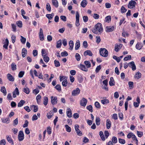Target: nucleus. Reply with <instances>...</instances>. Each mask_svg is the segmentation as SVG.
<instances>
[{"instance_id": "f257e3e1", "label": "nucleus", "mask_w": 145, "mask_h": 145, "mask_svg": "<svg viewBox=\"0 0 145 145\" xmlns=\"http://www.w3.org/2000/svg\"><path fill=\"white\" fill-rule=\"evenodd\" d=\"M99 52L100 55L103 57H106L108 55V51L105 48H101L99 50Z\"/></svg>"}, {"instance_id": "f03ea898", "label": "nucleus", "mask_w": 145, "mask_h": 145, "mask_svg": "<svg viewBox=\"0 0 145 145\" xmlns=\"http://www.w3.org/2000/svg\"><path fill=\"white\" fill-rule=\"evenodd\" d=\"M137 4L135 1H134L131 0L129 3L128 7L130 8H133L135 7V5Z\"/></svg>"}, {"instance_id": "7ed1b4c3", "label": "nucleus", "mask_w": 145, "mask_h": 145, "mask_svg": "<svg viewBox=\"0 0 145 145\" xmlns=\"http://www.w3.org/2000/svg\"><path fill=\"white\" fill-rule=\"evenodd\" d=\"M79 126L77 124H76L74 125V128L75 131L77 135L79 136H81L82 135V133L80 131L79 129Z\"/></svg>"}, {"instance_id": "20e7f679", "label": "nucleus", "mask_w": 145, "mask_h": 145, "mask_svg": "<svg viewBox=\"0 0 145 145\" xmlns=\"http://www.w3.org/2000/svg\"><path fill=\"white\" fill-rule=\"evenodd\" d=\"M18 138L19 141H21L23 140L24 138V135L22 131H20L18 136Z\"/></svg>"}, {"instance_id": "39448f33", "label": "nucleus", "mask_w": 145, "mask_h": 145, "mask_svg": "<svg viewBox=\"0 0 145 145\" xmlns=\"http://www.w3.org/2000/svg\"><path fill=\"white\" fill-rule=\"evenodd\" d=\"M96 29L99 32H102L103 31V29L102 27L101 24L100 23H98L95 26Z\"/></svg>"}, {"instance_id": "423d86ee", "label": "nucleus", "mask_w": 145, "mask_h": 145, "mask_svg": "<svg viewBox=\"0 0 145 145\" xmlns=\"http://www.w3.org/2000/svg\"><path fill=\"white\" fill-rule=\"evenodd\" d=\"M51 103L53 105H55L57 103V98L56 97H54L53 96L51 97Z\"/></svg>"}, {"instance_id": "0eeeda50", "label": "nucleus", "mask_w": 145, "mask_h": 145, "mask_svg": "<svg viewBox=\"0 0 145 145\" xmlns=\"http://www.w3.org/2000/svg\"><path fill=\"white\" fill-rule=\"evenodd\" d=\"M129 67L131 68L133 71H135L136 69L135 64L134 61H132L128 63Z\"/></svg>"}, {"instance_id": "6e6552de", "label": "nucleus", "mask_w": 145, "mask_h": 145, "mask_svg": "<svg viewBox=\"0 0 145 145\" xmlns=\"http://www.w3.org/2000/svg\"><path fill=\"white\" fill-rule=\"evenodd\" d=\"M80 92V90L78 88H77L75 90H74L72 92L73 96H76L78 95Z\"/></svg>"}, {"instance_id": "1a4fd4ad", "label": "nucleus", "mask_w": 145, "mask_h": 145, "mask_svg": "<svg viewBox=\"0 0 145 145\" xmlns=\"http://www.w3.org/2000/svg\"><path fill=\"white\" fill-rule=\"evenodd\" d=\"M19 94V92L17 88H16L13 92V97L14 98L16 97V95H18Z\"/></svg>"}, {"instance_id": "9d476101", "label": "nucleus", "mask_w": 145, "mask_h": 145, "mask_svg": "<svg viewBox=\"0 0 145 145\" xmlns=\"http://www.w3.org/2000/svg\"><path fill=\"white\" fill-rule=\"evenodd\" d=\"M87 100L84 98H83L80 101V105L83 106H85L87 104Z\"/></svg>"}, {"instance_id": "9b49d317", "label": "nucleus", "mask_w": 145, "mask_h": 145, "mask_svg": "<svg viewBox=\"0 0 145 145\" xmlns=\"http://www.w3.org/2000/svg\"><path fill=\"white\" fill-rule=\"evenodd\" d=\"M106 31L107 32H110L113 31L114 29L113 26H107L106 27Z\"/></svg>"}, {"instance_id": "f8f14e48", "label": "nucleus", "mask_w": 145, "mask_h": 145, "mask_svg": "<svg viewBox=\"0 0 145 145\" xmlns=\"http://www.w3.org/2000/svg\"><path fill=\"white\" fill-rule=\"evenodd\" d=\"M79 67L81 70L85 72H87L88 70V68L84 65L80 64Z\"/></svg>"}, {"instance_id": "ddd939ff", "label": "nucleus", "mask_w": 145, "mask_h": 145, "mask_svg": "<svg viewBox=\"0 0 145 145\" xmlns=\"http://www.w3.org/2000/svg\"><path fill=\"white\" fill-rule=\"evenodd\" d=\"M7 78L8 80L11 82H13L14 80V78L10 74H7Z\"/></svg>"}, {"instance_id": "4468645a", "label": "nucleus", "mask_w": 145, "mask_h": 145, "mask_svg": "<svg viewBox=\"0 0 145 145\" xmlns=\"http://www.w3.org/2000/svg\"><path fill=\"white\" fill-rule=\"evenodd\" d=\"M67 116L69 118H71L72 116L71 111L70 108H69L67 109Z\"/></svg>"}, {"instance_id": "2eb2a0df", "label": "nucleus", "mask_w": 145, "mask_h": 145, "mask_svg": "<svg viewBox=\"0 0 145 145\" xmlns=\"http://www.w3.org/2000/svg\"><path fill=\"white\" fill-rule=\"evenodd\" d=\"M93 54L91 50H87L84 52V55L85 56L89 55L90 56H91Z\"/></svg>"}, {"instance_id": "dca6fc26", "label": "nucleus", "mask_w": 145, "mask_h": 145, "mask_svg": "<svg viewBox=\"0 0 145 145\" xmlns=\"http://www.w3.org/2000/svg\"><path fill=\"white\" fill-rule=\"evenodd\" d=\"M111 122L109 119L106 120V127L107 129H109L111 127Z\"/></svg>"}, {"instance_id": "f3484780", "label": "nucleus", "mask_w": 145, "mask_h": 145, "mask_svg": "<svg viewBox=\"0 0 145 145\" xmlns=\"http://www.w3.org/2000/svg\"><path fill=\"white\" fill-rule=\"evenodd\" d=\"M9 44V41L8 39H6L5 40V42L4 43V44L3 46V47L6 49H8V46Z\"/></svg>"}, {"instance_id": "a211bd4d", "label": "nucleus", "mask_w": 145, "mask_h": 145, "mask_svg": "<svg viewBox=\"0 0 145 145\" xmlns=\"http://www.w3.org/2000/svg\"><path fill=\"white\" fill-rule=\"evenodd\" d=\"M143 45L141 43H138L136 45V48L137 49L140 50L143 47Z\"/></svg>"}, {"instance_id": "6ab92c4d", "label": "nucleus", "mask_w": 145, "mask_h": 145, "mask_svg": "<svg viewBox=\"0 0 145 145\" xmlns=\"http://www.w3.org/2000/svg\"><path fill=\"white\" fill-rule=\"evenodd\" d=\"M84 63L87 68L90 67L91 66V63L89 61H84Z\"/></svg>"}, {"instance_id": "aec40b11", "label": "nucleus", "mask_w": 145, "mask_h": 145, "mask_svg": "<svg viewBox=\"0 0 145 145\" xmlns=\"http://www.w3.org/2000/svg\"><path fill=\"white\" fill-rule=\"evenodd\" d=\"M27 51V50L24 48L22 49V55L23 57H24L26 55Z\"/></svg>"}, {"instance_id": "412c9836", "label": "nucleus", "mask_w": 145, "mask_h": 145, "mask_svg": "<svg viewBox=\"0 0 145 145\" xmlns=\"http://www.w3.org/2000/svg\"><path fill=\"white\" fill-rule=\"evenodd\" d=\"M25 103V101L22 100L20 101L18 103V107H20L22 106Z\"/></svg>"}, {"instance_id": "4be33fe9", "label": "nucleus", "mask_w": 145, "mask_h": 145, "mask_svg": "<svg viewBox=\"0 0 145 145\" xmlns=\"http://www.w3.org/2000/svg\"><path fill=\"white\" fill-rule=\"evenodd\" d=\"M80 46V42L79 40H77L76 43L75 49L76 50H78Z\"/></svg>"}, {"instance_id": "5701e85b", "label": "nucleus", "mask_w": 145, "mask_h": 145, "mask_svg": "<svg viewBox=\"0 0 145 145\" xmlns=\"http://www.w3.org/2000/svg\"><path fill=\"white\" fill-rule=\"evenodd\" d=\"M87 3V2L86 0H83L81 2V5L83 7H85Z\"/></svg>"}, {"instance_id": "b1692460", "label": "nucleus", "mask_w": 145, "mask_h": 145, "mask_svg": "<svg viewBox=\"0 0 145 145\" xmlns=\"http://www.w3.org/2000/svg\"><path fill=\"white\" fill-rule=\"evenodd\" d=\"M52 3L56 8L58 7V3L57 0H52Z\"/></svg>"}, {"instance_id": "393cba45", "label": "nucleus", "mask_w": 145, "mask_h": 145, "mask_svg": "<svg viewBox=\"0 0 145 145\" xmlns=\"http://www.w3.org/2000/svg\"><path fill=\"white\" fill-rule=\"evenodd\" d=\"M48 98L46 96H44V97L43 104L46 106L48 104Z\"/></svg>"}, {"instance_id": "a878e982", "label": "nucleus", "mask_w": 145, "mask_h": 145, "mask_svg": "<svg viewBox=\"0 0 145 145\" xmlns=\"http://www.w3.org/2000/svg\"><path fill=\"white\" fill-rule=\"evenodd\" d=\"M1 92L3 93L4 95H6L7 94V91L6 89V88L4 86H3L1 87Z\"/></svg>"}, {"instance_id": "bb28decb", "label": "nucleus", "mask_w": 145, "mask_h": 145, "mask_svg": "<svg viewBox=\"0 0 145 145\" xmlns=\"http://www.w3.org/2000/svg\"><path fill=\"white\" fill-rule=\"evenodd\" d=\"M69 45L70 46V49L71 50H72L73 49V46H74V43L73 41L72 40H71L69 42Z\"/></svg>"}, {"instance_id": "cd10ccee", "label": "nucleus", "mask_w": 145, "mask_h": 145, "mask_svg": "<svg viewBox=\"0 0 145 145\" xmlns=\"http://www.w3.org/2000/svg\"><path fill=\"white\" fill-rule=\"evenodd\" d=\"M61 45V39L59 40L57 42L56 47L57 48H60Z\"/></svg>"}, {"instance_id": "c85d7f7f", "label": "nucleus", "mask_w": 145, "mask_h": 145, "mask_svg": "<svg viewBox=\"0 0 145 145\" xmlns=\"http://www.w3.org/2000/svg\"><path fill=\"white\" fill-rule=\"evenodd\" d=\"M52 111H50L49 113H48L47 114V118L48 119H50L54 115Z\"/></svg>"}, {"instance_id": "c756f323", "label": "nucleus", "mask_w": 145, "mask_h": 145, "mask_svg": "<svg viewBox=\"0 0 145 145\" xmlns=\"http://www.w3.org/2000/svg\"><path fill=\"white\" fill-rule=\"evenodd\" d=\"M141 74L139 72H137L135 75V77L138 79L141 77Z\"/></svg>"}, {"instance_id": "7c9ffc66", "label": "nucleus", "mask_w": 145, "mask_h": 145, "mask_svg": "<svg viewBox=\"0 0 145 145\" xmlns=\"http://www.w3.org/2000/svg\"><path fill=\"white\" fill-rule=\"evenodd\" d=\"M54 63L56 67H59L60 66V63L58 61L56 60H55L54 61Z\"/></svg>"}, {"instance_id": "2f4dec72", "label": "nucleus", "mask_w": 145, "mask_h": 145, "mask_svg": "<svg viewBox=\"0 0 145 145\" xmlns=\"http://www.w3.org/2000/svg\"><path fill=\"white\" fill-rule=\"evenodd\" d=\"M99 135L102 140H105V138L102 131H100L99 132Z\"/></svg>"}, {"instance_id": "473e14b6", "label": "nucleus", "mask_w": 145, "mask_h": 145, "mask_svg": "<svg viewBox=\"0 0 145 145\" xmlns=\"http://www.w3.org/2000/svg\"><path fill=\"white\" fill-rule=\"evenodd\" d=\"M100 119L99 117H96L95 119V122L97 125H99L100 124Z\"/></svg>"}, {"instance_id": "72a5a7b5", "label": "nucleus", "mask_w": 145, "mask_h": 145, "mask_svg": "<svg viewBox=\"0 0 145 145\" xmlns=\"http://www.w3.org/2000/svg\"><path fill=\"white\" fill-rule=\"evenodd\" d=\"M12 69L13 71H15L16 69V65L14 63H12L11 65Z\"/></svg>"}, {"instance_id": "f704fd0d", "label": "nucleus", "mask_w": 145, "mask_h": 145, "mask_svg": "<svg viewBox=\"0 0 145 145\" xmlns=\"http://www.w3.org/2000/svg\"><path fill=\"white\" fill-rule=\"evenodd\" d=\"M7 141L9 143H12V144H14L13 142L11 137H10L8 136H7Z\"/></svg>"}, {"instance_id": "c9c22d12", "label": "nucleus", "mask_w": 145, "mask_h": 145, "mask_svg": "<svg viewBox=\"0 0 145 145\" xmlns=\"http://www.w3.org/2000/svg\"><path fill=\"white\" fill-rule=\"evenodd\" d=\"M101 103L103 104H106L109 103V101L108 99H105L102 100L101 101Z\"/></svg>"}, {"instance_id": "e433bc0d", "label": "nucleus", "mask_w": 145, "mask_h": 145, "mask_svg": "<svg viewBox=\"0 0 145 145\" xmlns=\"http://www.w3.org/2000/svg\"><path fill=\"white\" fill-rule=\"evenodd\" d=\"M23 91L27 94H29L30 92L29 89L27 88H24Z\"/></svg>"}, {"instance_id": "4c0bfd02", "label": "nucleus", "mask_w": 145, "mask_h": 145, "mask_svg": "<svg viewBox=\"0 0 145 145\" xmlns=\"http://www.w3.org/2000/svg\"><path fill=\"white\" fill-rule=\"evenodd\" d=\"M17 26L19 27H22V22L21 21H19L16 22Z\"/></svg>"}, {"instance_id": "58836bf2", "label": "nucleus", "mask_w": 145, "mask_h": 145, "mask_svg": "<svg viewBox=\"0 0 145 145\" xmlns=\"http://www.w3.org/2000/svg\"><path fill=\"white\" fill-rule=\"evenodd\" d=\"M21 38L20 39L21 42L22 44H25L26 42V39L22 36H21Z\"/></svg>"}, {"instance_id": "ea45409f", "label": "nucleus", "mask_w": 145, "mask_h": 145, "mask_svg": "<svg viewBox=\"0 0 145 145\" xmlns=\"http://www.w3.org/2000/svg\"><path fill=\"white\" fill-rule=\"evenodd\" d=\"M112 142L113 143H116L117 142V139L115 137H113L112 139Z\"/></svg>"}, {"instance_id": "a19ab883", "label": "nucleus", "mask_w": 145, "mask_h": 145, "mask_svg": "<svg viewBox=\"0 0 145 145\" xmlns=\"http://www.w3.org/2000/svg\"><path fill=\"white\" fill-rule=\"evenodd\" d=\"M65 127L66 128V131L67 132H71V129L70 127H69L67 125H65Z\"/></svg>"}, {"instance_id": "79ce46f5", "label": "nucleus", "mask_w": 145, "mask_h": 145, "mask_svg": "<svg viewBox=\"0 0 145 145\" xmlns=\"http://www.w3.org/2000/svg\"><path fill=\"white\" fill-rule=\"evenodd\" d=\"M128 84L130 89H132L133 88V82H129L128 83Z\"/></svg>"}, {"instance_id": "37998d69", "label": "nucleus", "mask_w": 145, "mask_h": 145, "mask_svg": "<svg viewBox=\"0 0 145 145\" xmlns=\"http://www.w3.org/2000/svg\"><path fill=\"white\" fill-rule=\"evenodd\" d=\"M43 57V59L44 61L46 62H48L49 60V57L46 56H44Z\"/></svg>"}, {"instance_id": "c03bdc74", "label": "nucleus", "mask_w": 145, "mask_h": 145, "mask_svg": "<svg viewBox=\"0 0 145 145\" xmlns=\"http://www.w3.org/2000/svg\"><path fill=\"white\" fill-rule=\"evenodd\" d=\"M62 84L63 86L66 87L67 85V79H65L62 82Z\"/></svg>"}, {"instance_id": "a18cd8bd", "label": "nucleus", "mask_w": 145, "mask_h": 145, "mask_svg": "<svg viewBox=\"0 0 145 145\" xmlns=\"http://www.w3.org/2000/svg\"><path fill=\"white\" fill-rule=\"evenodd\" d=\"M86 108L90 112H93V108L91 105H89Z\"/></svg>"}, {"instance_id": "49530a36", "label": "nucleus", "mask_w": 145, "mask_h": 145, "mask_svg": "<svg viewBox=\"0 0 145 145\" xmlns=\"http://www.w3.org/2000/svg\"><path fill=\"white\" fill-rule=\"evenodd\" d=\"M46 8L47 10L50 12L51 10L50 5L49 3H47L46 5Z\"/></svg>"}, {"instance_id": "de8ad7c7", "label": "nucleus", "mask_w": 145, "mask_h": 145, "mask_svg": "<svg viewBox=\"0 0 145 145\" xmlns=\"http://www.w3.org/2000/svg\"><path fill=\"white\" fill-rule=\"evenodd\" d=\"M41 98V97L39 94L36 97V99L37 100L38 103H39L40 102V99Z\"/></svg>"}, {"instance_id": "09e8293b", "label": "nucleus", "mask_w": 145, "mask_h": 145, "mask_svg": "<svg viewBox=\"0 0 145 145\" xmlns=\"http://www.w3.org/2000/svg\"><path fill=\"white\" fill-rule=\"evenodd\" d=\"M113 58L114 59L116 60L118 62H119L120 61V59L119 57H117L115 56H113Z\"/></svg>"}, {"instance_id": "8fccbe9b", "label": "nucleus", "mask_w": 145, "mask_h": 145, "mask_svg": "<svg viewBox=\"0 0 145 145\" xmlns=\"http://www.w3.org/2000/svg\"><path fill=\"white\" fill-rule=\"evenodd\" d=\"M55 88L58 91H61V86L59 84H57L55 87Z\"/></svg>"}, {"instance_id": "3c124183", "label": "nucleus", "mask_w": 145, "mask_h": 145, "mask_svg": "<svg viewBox=\"0 0 145 145\" xmlns=\"http://www.w3.org/2000/svg\"><path fill=\"white\" fill-rule=\"evenodd\" d=\"M105 20L106 22H109L111 20V16H107L105 18Z\"/></svg>"}, {"instance_id": "603ef678", "label": "nucleus", "mask_w": 145, "mask_h": 145, "mask_svg": "<svg viewBox=\"0 0 145 145\" xmlns=\"http://www.w3.org/2000/svg\"><path fill=\"white\" fill-rule=\"evenodd\" d=\"M61 56L62 57L66 56L68 55V54L66 51L62 52L61 53Z\"/></svg>"}, {"instance_id": "864d4df0", "label": "nucleus", "mask_w": 145, "mask_h": 145, "mask_svg": "<svg viewBox=\"0 0 145 145\" xmlns=\"http://www.w3.org/2000/svg\"><path fill=\"white\" fill-rule=\"evenodd\" d=\"M118 140L119 142L121 144H124L125 142V140L124 139L119 138Z\"/></svg>"}, {"instance_id": "5fc2aeb1", "label": "nucleus", "mask_w": 145, "mask_h": 145, "mask_svg": "<svg viewBox=\"0 0 145 145\" xmlns=\"http://www.w3.org/2000/svg\"><path fill=\"white\" fill-rule=\"evenodd\" d=\"M131 55H128L127 56L125 57L124 58V60L126 61L129 59H131Z\"/></svg>"}, {"instance_id": "6e6d98bb", "label": "nucleus", "mask_w": 145, "mask_h": 145, "mask_svg": "<svg viewBox=\"0 0 145 145\" xmlns=\"http://www.w3.org/2000/svg\"><path fill=\"white\" fill-rule=\"evenodd\" d=\"M6 143L5 140L3 139L0 141V145H5Z\"/></svg>"}, {"instance_id": "4d7b16f0", "label": "nucleus", "mask_w": 145, "mask_h": 145, "mask_svg": "<svg viewBox=\"0 0 145 145\" xmlns=\"http://www.w3.org/2000/svg\"><path fill=\"white\" fill-rule=\"evenodd\" d=\"M24 74V71H20L19 72L18 74V77L20 78L22 77Z\"/></svg>"}, {"instance_id": "13d9d810", "label": "nucleus", "mask_w": 145, "mask_h": 145, "mask_svg": "<svg viewBox=\"0 0 145 145\" xmlns=\"http://www.w3.org/2000/svg\"><path fill=\"white\" fill-rule=\"evenodd\" d=\"M76 59L77 61H79L80 60V57L78 53H76L75 55Z\"/></svg>"}, {"instance_id": "bf43d9fd", "label": "nucleus", "mask_w": 145, "mask_h": 145, "mask_svg": "<svg viewBox=\"0 0 145 145\" xmlns=\"http://www.w3.org/2000/svg\"><path fill=\"white\" fill-rule=\"evenodd\" d=\"M11 39L12 42L14 43L16 40V36L14 35H12L11 37Z\"/></svg>"}, {"instance_id": "052dcab7", "label": "nucleus", "mask_w": 145, "mask_h": 145, "mask_svg": "<svg viewBox=\"0 0 145 145\" xmlns=\"http://www.w3.org/2000/svg\"><path fill=\"white\" fill-rule=\"evenodd\" d=\"M34 107L33 111L34 112H36L38 111V108L37 106H35V105H33L31 106V107Z\"/></svg>"}, {"instance_id": "680f3d73", "label": "nucleus", "mask_w": 145, "mask_h": 145, "mask_svg": "<svg viewBox=\"0 0 145 145\" xmlns=\"http://www.w3.org/2000/svg\"><path fill=\"white\" fill-rule=\"evenodd\" d=\"M101 69V65H99L98 66H97L96 67L95 69V72H96L97 73L99 72V71Z\"/></svg>"}, {"instance_id": "e2e57ef3", "label": "nucleus", "mask_w": 145, "mask_h": 145, "mask_svg": "<svg viewBox=\"0 0 145 145\" xmlns=\"http://www.w3.org/2000/svg\"><path fill=\"white\" fill-rule=\"evenodd\" d=\"M136 37L139 39H141V34L138 33L137 31L136 32Z\"/></svg>"}, {"instance_id": "0e129e2a", "label": "nucleus", "mask_w": 145, "mask_h": 145, "mask_svg": "<svg viewBox=\"0 0 145 145\" xmlns=\"http://www.w3.org/2000/svg\"><path fill=\"white\" fill-rule=\"evenodd\" d=\"M120 49V48L118 47V45L115 44V49L114 50L116 52H118Z\"/></svg>"}, {"instance_id": "69168bd1", "label": "nucleus", "mask_w": 145, "mask_h": 145, "mask_svg": "<svg viewBox=\"0 0 145 145\" xmlns=\"http://www.w3.org/2000/svg\"><path fill=\"white\" fill-rule=\"evenodd\" d=\"M127 9L123 6H122L121 8V12L122 13H123L126 12Z\"/></svg>"}, {"instance_id": "338daca9", "label": "nucleus", "mask_w": 145, "mask_h": 145, "mask_svg": "<svg viewBox=\"0 0 145 145\" xmlns=\"http://www.w3.org/2000/svg\"><path fill=\"white\" fill-rule=\"evenodd\" d=\"M60 18L64 22H65L67 20V18L66 17L64 16H61Z\"/></svg>"}, {"instance_id": "774afa93", "label": "nucleus", "mask_w": 145, "mask_h": 145, "mask_svg": "<svg viewBox=\"0 0 145 145\" xmlns=\"http://www.w3.org/2000/svg\"><path fill=\"white\" fill-rule=\"evenodd\" d=\"M95 106L97 108H100V106L99 103L98 102H96L95 103Z\"/></svg>"}]
</instances>
